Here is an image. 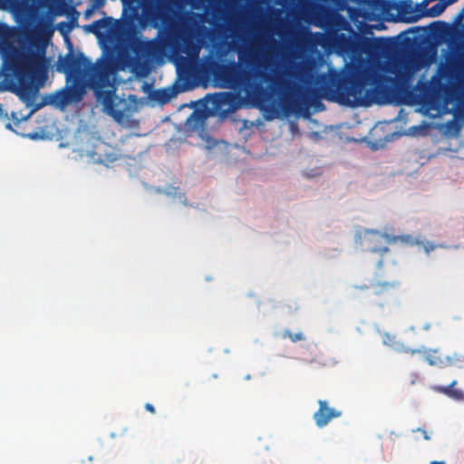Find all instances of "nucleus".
<instances>
[{
  "label": "nucleus",
  "instance_id": "7",
  "mask_svg": "<svg viewBox=\"0 0 464 464\" xmlns=\"http://www.w3.org/2000/svg\"><path fill=\"white\" fill-rule=\"evenodd\" d=\"M326 42L341 55L352 54L358 49V44L353 36L338 31H329L326 35Z\"/></svg>",
  "mask_w": 464,
  "mask_h": 464
},
{
  "label": "nucleus",
  "instance_id": "18",
  "mask_svg": "<svg viewBox=\"0 0 464 464\" xmlns=\"http://www.w3.org/2000/svg\"><path fill=\"white\" fill-rule=\"evenodd\" d=\"M16 94L22 102L30 105L34 98L35 91L30 83L21 82L19 88L16 91Z\"/></svg>",
  "mask_w": 464,
  "mask_h": 464
},
{
  "label": "nucleus",
  "instance_id": "25",
  "mask_svg": "<svg viewBox=\"0 0 464 464\" xmlns=\"http://www.w3.org/2000/svg\"><path fill=\"white\" fill-rule=\"evenodd\" d=\"M382 343L384 345L393 347L395 344V336L390 334H384L382 337Z\"/></svg>",
  "mask_w": 464,
  "mask_h": 464
},
{
  "label": "nucleus",
  "instance_id": "20",
  "mask_svg": "<svg viewBox=\"0 0 464 464\" xmlns=\"http://www.w3.org/2000/svg\"><path fill=\"white\" fill-rule=\"evenodd\" d=\"M258 53L256 49L251 48L246 53H239L238 58L241 63L252 64L254 62H256Z\"/></svg>",
  "mask_w": 464,
  "mask_h": 464
},
{
  "label": "nucleus",
  "instance_id": "31",
  "mask_svg": "<svg viewBox=\"0 0 464 464\" xmlns=\"http://www.w3.org/2000/svg\"><path fill=\"white\" fill-rule=\"evenodd\" d=\"M430 464H445L444 461H436V460H433L430 462Z\"/></svg>",
  "mask_w": 464,
  "mask_h": 464
},
{
  "label": "nucleus",
  "instance_id": "8",
  "mask_svg": "<svg viewBox=\"0 0 464 464\" xmlns=\"http://www.w3.org/2000/svg\"><path fill=\"white\" fill-rule=\"evenodd\" d=\"M411 354L422 353L424 360L431 366L444 368L451 366L459 362V356L457 353L452 355L444 354L440 349H423V350H405Z\"/></svg>",
  "mask_w": 464,
  "mask_h": 464
},
{
  "label": "nucleus",
  "instance_id": "3",
  "mask_svg": "<svg viewBox=\"0 0 464 464\" xmlns=\"http://www.w3.org/2000/svg\"><path fill=\"white\" fill-rule=\"evenodd\" d=\"M220 74L231 87L245 90L247 95L257 101L266 100L269 93H279L288 85L284 74L279 72L256 71L253 75L249 71L240 70L236 63L224 66Z\"/></svg>",
  "mask_w": 464,
  "mask_h": 464
},
{
  "label": "nucleus",
  "instance_id": "23",
  "mask_svg": "<svg viewBox=\"0 0 464 464\" xmlns=\"http://www.w3.org/2000/svg\"><path fill=\"white\" fill-rule=\"evenodd\" d=\"M283 337L289 338L293 343L305 340V335L303 333L299 332V333L294 334L289 330H285L283 333Z\"/></svg>",
  "mask_w": 464,
  "mask_h": 464
},
{
  "label": "nucleus",
  "instance_id": "22",
  "mask_svg": "<svg viewBox=\"0 0 464 464\" xmlns=\"http://www.w3.org/2000/svg\"><path fill=\"white\" fill-rule=\"evenodd\" d=\"M112 23V18L108 17L105 19H99L96 21H93L91 24L92 27H93V33H97L99 30L102 28L109 27Z\"/></svg>",
  "mask_w": 464,
  "mask_h": 464
},
{
  "label": "nucleus",
  "instance_id": "1",
  "mask_svg": "<svg viewBox=\"0 0 464 464\" xmlns=\"http://www.w3.org/2000/svg\"><path fill=\"white\" fill-rule=\"evenodd\" d=\"M366 79L359 67L346 64L343 70H330L319 77L318 90L299 91L286 98L285 108L302 112L310 105L324 106L320 98L341 105L361 106L365 104Z\"/></svg>",
  "mask_w": 464,
  "mask_h": 464
},
{
  "label": "nucleus",
  "instance_id": "26",
  "mask_svg": "<svg viewBox=\"0 0 464 464\" xmlns=\"http://www.w3.org/2000/svg\"><path fill=\"white\" fill-rule=\"evenodd\" d=\"M260 66L267 69L270 65V54L268 53H265L262 54V62L258 63Z\"/></svg>",
  "mask_w": 464,
  "mask_h": 464
},
{
  "label": "nucleus",
  "instance_id": "29",
  "mask_svg": "<svg viewBox=\"0 0 464 464\" xmlns=\"http://www.w3.org/2000/svg\"><path fill=\"white\" fill-rule=\"evenodd\" d=\"M417 431L421 432V434L423 435L424 440H429L430 439V436H429V434H428V432H427L425 430H423V429H420V428H419V429L417 430Z\"/></svg>",
  "mask_w": 464,
  "mask_h": 464
},
{
  "label": "nucleus",
  "instance_id": "9",
  "mask_svg": "<svg viewBox=\"0 0 464 464\" xmlns=\"http://www.w3.org/2000/svg\"><path fill=\"white\" fill-rule=\"evenodd\" d=\"M91 156L95 162L105 166L121 159L120 150L106 142H100L95 145Z\"/></svg>",
  "mask_w": 464,
  "mask_h": 464
},
{
  "label": "nucleus",
  "instance_id": "19",
  "mask_svg": "<svg viewBox=\"0 0 464 464\" xmlns=\"http://www.w3.org/2000/svg\"><path fill=\"white\" fill-rule=\"evenodd\" d=\"M192 60L198 58L200 47L191 39H185L181 49Z\"/></svg>",
  "mask_w": 464,
  "mask_h": 464
},
{
  "label": "nucleus",
  "instance_id": "14",
  "mask_svg": "<svg viewBox=\"0 0 464 464\" xmlns=\"http://www.w3.org/2000/svg\"><path fill=\"white\" fill-rule=\"evenodd\" d=\"M458 382L452 381L448 386L435 385L431 389L435 392L441 393L456 401H464V392L455 388Z\"/></svg>",
  "mask_w": 464,
  "mask_h": 464
},
{
  "label": "nucleus",
  "instance_id": "28",
  "mask_svg": "<svg viewBox=\"0 0 464 464\" xmlns=\"http://www.w3.org/2000/svg\"><path fill=\"white\" fill-rule=\"evenodd\" d=\"M144 407H145L146 411H148L149 412H150L152 414H154L156 412L155 408L151 403H146Z\"/></svg>",
  "mask_w": 464,
  "mask_h": 464
},
{
  "label": "nucleus",
  "instance_id": "2",
  "mask_svg": "<svg viewBox=\"0 0 464 464\" xmlns=\"http://www.w3.org/2000/svg\"><path fill=\"white\" fill-rule=\"evenodd\" d=\"M57 71L66 74V79L72 80L67 89L61 90L51 97V102L64 107L72 102H80L88 87H109L114 72L112 63L101 57L92 63L83 53L77 54L70 52L65 57H59Z\"/></svg>",
  "mask_w": 464,
  "mask_h": 464
},
{
  "label": "nucleus",
  "instance_id": "30",
  "mask_svg": "<svg viewBox=\"0 0 464 464\" xmlns=\"http://www.w3.org/2000/svg\"><path fill=\"white\" fill-rule=\"evenodd\" d=\"M432 249H434V246L431 244L426 247L427 252H429L430 250H432Z\"/></svg>",
  "mask_w": 464,
  "mask_h": 464
},
{
  "label": "nucleus",
  "instance_id": "34",
  "mask_svg": "<svg viewBox=\"0 0 464 464\" xmlns=\"http://www.w3.org/2000/svg\"><path fill=\"white\" fill-rule=\"evenodd\" d=\"M398 77H399V78H403V79H404L406 76H405V75H399Z\"/></svg>",
  "mask_w": 464,
  "mask_h": 464
},
{
  "label": "nucleus",
  "instance_id": "27",
  "mask_svg": "<svg viewBox=\"0 0 464 464\" xmlns=\"http://www.w3.org/2000/svg\"><path fill=\"white\" fill-rule=\"evenodd\" d=\"M370 251L373 253H380L382 256L383 254L388 253L390 249L387 246H371Z\"/></svg>",
  "mask_w": 464,
  "mask_h": 464
},
{
  "label": "nucleus",
  "instance_id": "6",
  "mask_svg": "<svg viewBox=\"0 0 464 464\" xmlns=\"http://www.w3.org/2000/svg\"><path fill=\"white\" fill-rule=\"evenodd\" d=\"M454 70L451 66L441 63L437 73L431 77L430 82H423L420 86V92L423 93L430 92L433 94H444L447 97L458 101L459 98V90L456 86L449 85L443 80H450L453 77Z\"/></svg>",
  "mask_w": 464,
  "mask_h": 464
},
{
  "label": "nucleus",
  "instance_id": "36",
  "mask_svg": "<svg viewBox=\"0 0 464 464\" xmlns=\"http://www.w3.org/2000/svg\"><path fill=\"white\" fill-rule=\"evenodd\" d=\"M0 111H2V105L0 104Z\"/></svg>",
  "mask_w": 464,
  "mask_h": 464
},
{
  "label": "nucleus",
  "instance_id": "35",
  "mask_svg": "<svg viewBox=\"0 0 464 464\" xmlns=\"http://www.w3.org/2000/svg\"><path fill=\"white\" fill-rule=\"evenodd\" d=\"M382 260H380V261H379V263H378V266H382Z\"/></svg>",
  "mask_w": 464,
  "mask_h": 464
},
{
  "label": "nucleus",
  "instance_id": "32",
  "mask_svg": "<svg viewBox=\"0 0 464 464\" xmlns=\"http://www.w3.org/2000/svg\"><path fill=\"white\" fill-rule=\"evenodd\" d=\"M456 0H447L448 4H452L454 3Z\"/></svg>",
  "mask_w": 464,
  "mask_h": 464
},
{
  "label": "nucleus",
  "instance_id": "5",
  "mask_svg": "<svg viewBox=\"0 0 464 464\" xmlns=\"http://www.w3.org/2000/svg\"><path fill=\"white\" fill-rule=\"evenodd\" d=\"M133 56L128 57L126 65L138 77H145L150 72V63L160 51L155 40L135 39L130 43Z\"/></svg>",
  "mask_w": 464,
  "mask_h": 464
},
{
  "label": "nucleus",
  "instance_id": "37",
  "mask_svg": "<svg viewBox=\"0 0 464 464\" xmlns=\"http://www.w3.org/2000/svg\"><path fill=\"white\" fill-rule=\"evenodd\" d=\"M463 14H464V7H463V10H462Z\"/></svg>",
  "mask_w": 464,
  "mask_h": 464
},
{
  "label": "nucleus",
  "instance_id": "33",
  "mask_svg": "<svg viewBox=\"0 0 464 464\" xmlns=\"http://www.w3.org/2000/svg\"><path fill=\"white\" fill-rule=\"evenodd\" d=\"M180 59L184 62V63H187V59L185 57H180Z\"/></svg>",
  "mask_w": 464,
  "mask_h": 464
},
{
  "label": "nucleus",
  "instance_id": "4",
  "mask_svg": "<svg viewBox=\"0 0 464 464\" xmlns=\"http://www.w3.org/2000/svg\"><path fill=\"white\" fill-rule=\"evenodd\" d=\"M45 45H36L30 41L28 46L16 47L9 44L5 50V57L13 71L17 75H27L36 72L44 62Z\"/></svg>",
  "mask_w": 464,
  "mask_h": 464
},
{
  "label": "nucleus",
  "instance_id": "12",
  "mask_svg": "<svg viewBox=\"0 0 464 464\" xmlns=\"http://www.w3.org/2000/svg\"><path fill=\"white\" fill-rule=\"evenodd\" d=\"M365 235L369 236L368 240L370 242L372 241H380V239L383 238L388 244H395L401 243L403 245L413 246L417 244V240L411 235H401V236H393L388 233H382L378 230H366Z\"/></svg>",
  "mask_w": 464,
  "mask_h": 464
},
{
  "label": "nucleus",
  "instance_id": "11",
  "mask_svg": "<svg viewBox=\"0 0 464 464\" xmlns=\"http://www.w3.org/2000/svg\"><path fill=\"white\" fill-rule=\"evenodd\" d=\"M89 88L94 92L98 101H100L102 104L104 112H106L110 116H112L115 119H119L121 117L122 113L116 109L114 94L112 92L104 91L103 89L105 87H100L97 89L94 87Z\"/></svg>",
  "mask_w": 464,
  "mask_h": 464
},
{
  "label": "nucleus",
  "instance_id": "17",
  "mask_svg": "<svg viewBox=\"0 0 464 464\" xmlns=\"http://www.w3.org/2000/svg\"><path fill=\"white\" fill-rule=\"evenodd\" d=\"M178 92L173 87H167L162 89H158L153 92L151 97L154 101L158 102L160 104H165L170 102L173 98L177 96Z\"/></svg>",
  "mask_w": 464,
  "mask_h": 464
},
{
  "label": "nucleus",
  "instance_id": "13",
  "mask_svg": "<svg viewBox=\"0 0 464 464\" xmlns=\"http://www.w3.org/2000/svg\"><path fill=\"white\" fill-rule=\"evenodd\" d=\"M365 11L372 15L381 14L392 9L394 4L389 0H355Z\"/></svg>",
  "mask_w": 464,
  "mask_h": 464
},
{
  "label": "nucleus",
  "instance_id": "16",
  "mask_svg": "<svg viewBox=\"0 0 464 464\" xmlns=\"http://www.w3.org/2000/svg\"><path fill=\"white\" fill-rule=\"evenodd\" d=\"M392 44V40L391 38L377 37L366 41L365 47L369 52L381 53L387 51Z\"/></svg>",
  "mask_w": 464,
  "mask_h": 464
},
{
  "label": "nucleus",
  "instance_id": "10",
  "mask_svg": "<svg viewBox=\"0 0 464 464\" xmlns=\"http://www.w3.org/2000/svg\"><path fill=\"white\" fill-rule=\"evenodd\" d=\"M318 406V410L313 416V419L318 428H324L328 425L332 420L342 416V411L330 407L328 405V401L325 400H319Z\"/></svg>",
  "mask_w": 464,
  "mask_h": 464
},
{
  "label": "nucleus",
  "instance_id": "21",
  "mask_svg": "<svg viewBox=\"0 0 464 464\" xmlns=\"http://www.w3.org/2000/svg\"><path fill=\"white\" fill-rule=\"evenodd\" d=\"M444 9L445 5L443 4L437 3L430 8L425 9V11H423V15L429 17H436L439 16L444 11Z\"/></svg>",
  "mask_w": 464,
  "mask_h": 464
},
{
  "label": "nucleus",
  "instance_id": "24",
  "mask_svg": "<svg viewBox=\"0 0 464 464\" xmlns=\"http://www.w3.org/2000/svg\"><path fill=\"white\" fill-rule=\"evenodd\" d=\"M11 35L10 27L4 23H0V43L6 42Z\"/></svg>",
  "mask_w": 464,
  "mask_h": 464
},
{
  "label": "nucleus",
  "instance_id": "15",
  "mask_svg": "<svg viewBox=\"0 0 464 464\" xmlns=\"http://www.w3.org/2000/svg\"><path fill=\"white\" fill-rule=\"evenodd\" d=\"M399 285L398 282H372L370 285L356 286V288L364 290L371 288L374 295H382L390 293Z\"/></svg>",
  "mask_w": 464,
  "mask_h": 464
}]
</instances>
